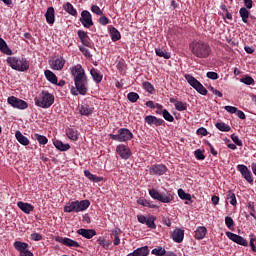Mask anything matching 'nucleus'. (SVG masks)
<instances>
[{
  "mask_svg": "<svg viewBox=\"0 0 256 256\" xmlns=\"http://www.w3.org/2000/svg\"><path fill=\"white\" fill-rule=\"evenodd\" d=\"M151 253L152 255H156V256H164L166 253V249L161 246H157L151 251Z\"/></svg>",
  "mask_w": 256,
  "mask_h": 256,
  "instance_id": "obj_45",
  "label": "nucleus"
},
{
  "mask_svg": "<svg viewBox=\"0 0 256 256\" xmlns=\"http://www.w3.org/2000/svg\"><path fill=\"white\" fill-rule=\"evenodd\" d=\"M56 242L64 245V246H67V247H71V248H79L80 247V244L73 240V239H70V238H63V237H57L56 239Z\"/></svg>",
  "mask_w": 256,
  "mask_h": 256,
  "instance_id": "obj_15",
  "label": "nucleus"
},
{
  "mask_svg": "<svg viewBox=\"0 0 256 256\" xmlns=\"http://www.w3.org/2000/svg\"><path fill=\"white\" fill-rule=\"evenodd\" d=\"M189 50L198 59H207L212 53L210 45L201 40H194L189 44Z\"/></svg>",
  "mask_w": 256,
  "mask_h": 256,
  "instance_id": "obj_2",
  "label": "nucleus"
},
{
  "mask_svg": "<svg viewBox=\"0 0 256 256\" xmlns=\"http://www.w3.org/2000/svg\"><path fill=\"white\" fill-rule=\"evenodd\" d=\"M97 243L104 249H108L110 246V242L106 240L104 237H99L97 239Z\"/></svg>",
  "mask_w": 256,
  "mask_h": 256,
  "instance_id": "obj_47",
  "label": "nucleus"
},
{
  "mask_svg": "<svg viewBox=\"0 0 256 256\" xmlns=\"http://www.w3.org/2000/svg\"><path fill=\"white\" fill-rule=\"evenodd\" d=\"M80 23L86 29H89L94 25L92 14L89 12V10H82Z\"/></svg>",
  "mask_w": 256,
  "mask_h": 256,
  "instance_id": "obj_9",
  "label": "nucleus"
},
{
  "mask_svg": "<svg viewBox=\"0 0 256 256\" xmlns=\"http://www.w3.org/2000/svg\"><path fill=\"white\" fill-rule=\"evenodd\" d=\"M248 211L250 212V215L256 220V215H255V203L254 202H249L247 204Z\"/></svg>",
  "mask_w": 256,
  "mask_h": 256,
  "instance_id": "obj_50",
  "label": "nucleus"
},
{
  "mask_svg": "<svg viewBox=\"0 0 256 256\" xmlns=\"http://www.w3.org/2000/svg\"><path fill=\"white\" fill-rule=\"evenodd\" d=\"M53 145L60 152H67L71 147L69 144H64L61 142V140H54Z\"/></svg>",
  "mask_w": 256,
  "mask_h": 256,
  "instance_id": "obj_28",
  "label": "nucleus"
},
{
  "mask_svg": "<svg viewBox=\"0 0 256 256\" xmlns=\"http://www.w3.org/2000/svg\"><path fill=\"white\" fill-rule=\"evenodd\" d=\"M255 242H256V237L254 234H251L250 235V248L253 251V253H256Z\"/></svg>",
  "mask_w": 256,
  "mask_h": 256,
  "instance_id": "obj_57",
  "label": "nucleus"
},
{
  "mask_svg": "<svg viewBox=\"0 0 256 256\" xmlns=\"http://www.w3.org/2000/svg\"><path fill=\"white\" fill-rule=\"evenodd\" d=\"M237 169L247 183L249 184L254 183L252 172L248 169L247 166H245V164H238Z\"/></svg>",
  "mask_w": 256,
  "mask_h": 256,
  "instance_id": "obj_11",
  "label": "nucleus"
},
{
  "mask_svg": "<svg viewBox=\"0 0 256 256\" xmlns=\"http://www.w3.org/2000/svg\"><path fill=\"white\" fill-rule=\"evenodd\" d=\"M250 12L247 8L242 7L239 9V16L241 17L244 24H248Z\"/></svg>",
  "mask_w": 256,
  "mask_h": 256,
  "instance_id": "obj_35",
  "label": "nucleus"
},
{
  "mask_svg": "<svg viewBox=\"0 0 256 256\" xmlns=\"http://www.w3.org/2000/svg\"><path fill=\"white\" fill-rule=\"evenodd\" d=\"M155 217L154 216H149L147 217V220L145 222V225L148 227V229L155 230L156 229V224H155Z\"/></svg>",
  "mask_w": 256,
  "mask_h": 256,
  "instance_id": "obj_43",
  "label": "nucleus"
},
{
  "mask_svg": "<svg viewBox=\"0 0 256 256\" xmlns=\"http://www.w3.org/2000/svg\"><path fill=\"white\" fill-rule=\"evenodd\" d=\"M7 63L12 70L18 72H26L30 69L29 60H27L25 57H8Z\"/></svg>",
  "mask_w": 256,
  "mask_h": 256,
  "instance_id": "obj_3",
  "label": "nucleus"
},
{
  "mask_svg": "<svg viewBox=\"0 0 256 256\" xmlns=\"http://www.w3.org/2000/svg\"><path fill=\"white\" fill-rule=\"evenodd\" d=\"M144 122L149 125H155L156 127H161V125H163V123H164L162 118H158L157 116H153V115L145 116Z\"/></svg>",
  "mask_w": 256,
  "mask_h": 256,
  "instance_id": "obj_16",
  "label": "nucleus"
},
{
  "mask_svg": "<svg viewBox=\"0 0 256 256\" xmlns=\"http://www.w3.org/2000/svg\"><path fill=\"white\" fill-rule=\"evenodd\" d=\"M77 35L78 37L80 38L82 44L85 46V47H91V42H90V37L88 35L87 32L83 31V30H79L77 32Z\"/></svg>",
  "mask_w": 256,
  "mask_h": 256,
  "instance_id": "obj_21",
  "label": "nucleus"
},
{
  "mask_svg": "<svg viewBox=\"0 0 256 256\" xmlns=\"http://www.w3.org/2000/svg\"><path fill=\"white\" fill-rule=\"evenodd\" d=\"M186 82L193 87L199 94L206 96L208 94L207 89L204 85L190 74L185 75Z\"/></svg>",
  "mask_w": 256,
  "mask_h": 256,
  "instance_id": "obj_7",
  "label": "nucleus"
},
{
  "mask_svg": "<svg viewBox=\"0 0 256 256\" xmlns=\"http://www.w3.org/2000/svg\"><path fill=\"white\" fill-rule=\"evenodd\" d=\"M64 212H66V213H72V212L78 213L77 212V202L73 201V202L67 203L64 206Z\"/></svg>",
  "mask_w": 256,
  "mask_h": 256,
  "instance_id": "obj_36",
  "label": "nucleus"
},
{
  "mask_svg": "<svg viewBox=\"0 0 256 256\" xmlns=\"http://www.w3.org/2000/svg\"><path fill=\"white\" fill-rule=\"evenodd\" d=\"M17 205L18 208L25 214H30L35 209V207L29 203L18 202Z\"/></svg>",
  "mask_w": 256,
  "mask_h": 256,
  "instance_id": "obj_24",
  "label": "nucleus"
},
{
  "mask_svg": "<svg viewBox=\"0 0 256 256\" xmlns=\"http://www.w3.org/2000/svg\"><path fill=\"white\" fill-rule=\"evenodd\" d=\"M94 108H91L89 104H82L79 106V112L82 116L89 117L92 115Z\"/></svg>",
  "mask_w": 256,
  "mask_h": 256,
  "instance_id": "obj_23",
  "label": "nucleus"
},
{
  "mask_svg": "<svg viewBox=\"0 0 256 256\" xmlns=\"http://www.w3.org/2000/svg\"><path fill=\"white\" fill-rule=\"evenodd\" d=\"M98 21H99V24L102 26L109 25V19L106 16L100 17V19Z\"/></svg>",
  "mask_w": 256,
  "mask_h": 256,
  "instance_id": "obj_63",
  "label": "nucleus"
},
{
  "mask_svg": "<svg viewBox=\"0 0 256 256\" xmlns=\"http://www.w3.org/2000/svg\"><path fill=\"white\" fill-rule=\"evenodd\" d=\"M196 134L202 135V136H207L208 135V130L204 127H200L196 130Z\"/></svg>",
  "mask_w": 256,
  "mask_h": 256,
  "instance_id": "obj_62",
  "label": "nucleus"
},
{
  "mask_svg": "<svg viewBox=\"0 0 256 256\" xmlns=\"http://www.w3.org/2000/svg\"><path fill=\"white\" fill-rule=\"evenodd\" d=\"M127 99L130 101V103H137V101L140 99V96L137 92H129L127 94Z\"/></svg>",
  "mask_w": 256,
  "mask_h": 256,
  "instance_id": "obj_44",
  "label": "nucleus"
},
{
  "mask_svg": "<svg viewBox=\"0 0 256 256\" xmlns=\"http://www.w3.org/2000/svg\"><path fill=\"white\" fill-rule=\"evenodd\" d=\"M15 136H16V140H17L21 145L27 146V145L30 144V140H29L26 136H24V135L20 132V130H17V131H16Z\"/></svg>",
  "mask_w": 256,
  "mask_h": 256,
  "instance_id": "obj_31",
  "label": "nucleus"
},
{
  "mask_svg": "<svg viewBox=\"0 0 256 256\" xmlns=\"http://www.w3.org/2000/svg\"><path fill=\"white\" fill-rule=\"evenodd\" d=\"M31 241L34 242H40L43 239V236L41 234H38L37 232H34L33 234L30 235Z\"/></svg>",
  "mask_w": 256,
  "mask_h": 256,
  "instance_id": "obj_55",
  "label": "nucleus"
},
{
  "mask_svg": "<svg viewBox=\"0 0 256 256\" xmlns=\"http://www.w3.org/2000/svg\"><path fill=\"white\" fill-rule=\"evenodd\" d=\"M35 139L39 142L40 145H47L48 139L47 136L35 134Z\"/></svg>",
  "mask_w": 256,
  "mask_h": 256,
  "instance_id": "obj_49",
  "label": "nucleus"
},
{
  "mask_svg": "<svg viewBox=\"0 0 256 256\" xmlns=\"http://www.w3.org/2000/svg\"><path fill=\"white\" fill-rule=\"evenodd\" d=\"M207 234V229L206 227L204 226H200L198 228H196V231H195V238L200 241L201 239H203Z\"/></svg>",
  "mask_w": 256,
  "mask_h": 256,
  "instance_id": "obj_33",
  "label": "nucleus"
},
{
  "mask_svg": "<svg viewBox=\"0 0 256 256\" xmlns=\"http://www.w3.org/2000/svg\"><path fill=\"white\" fill-rule=\"evenodd\" d=\"M225 224H226L227 228H228L229 230H231L232 227L235 226L234 219H233L232 217H230V216H226V217H225Z\"/></svg>",
  "mask_w": 256,
  "mask_h": 256,
  "instance_id": "obj_51",
  "label": "nucleus"
},
{
  "mask_svg": "<svg viewBox=\"0 0 256 256\" xmlns=\"http://www.w3.org/2000/svg\"><path fill=\"white\" fill-rule=\"evenodd\" d=\"M148 193L152 199L160 201L162 203H167V204L171 203L175 198V194L172 193L171 191H167L166 194H161L156 189H150Z\"/></svg>",
  "mask_w": 256,
  "mask_h": 256,
  "instance_id": "obj_5",
  "label": "nucleus"
},
{
  "mask_svg": "<svg viewBox=\"0 0 256 256\" xmlns=\"http://www.w3.org/2000/svg\"><path fill=\"white\" fill-rule=\"evenodd\" d=\"M231 140L233 141L234 144H236L237 146H243V142L242 140L235 134L231 135Z\"/></svg>",
  "mask_w": 256,
  "mask_h": 256,
  "instance_id": "obj_56",
  "label": "nucleus"
},
{
  "mask_svg": "<svg viewBox=\"0 0 256 256\" xmlns=\"http://www.w3.org/2000/svg\"><path fill=\"white\" fill-rule=\"evenodd\" d=\"M110 35L113 42H117L121 39V34L114 26L110 29Z\"/></svg>",
  "mask_w": 256,
  "mask_h": 256,
  "instance_id": "obj_38",
  "label": "nucleus"
},
{
  "mask_svg": "<svg viewBox=\"0 0 256 256\" xmlns=\"http://www.w3.org/2000/svg\"><path fill=\"white\" fill-rule=\"evenodd\" d=\"M45 18L47 24L53 25L55 23V9L54 7H49L45 13Z\"/></svg>",
  "mask_w": 256,
  "mask_h": 256,
  "instance_id": "obj_22",
  "label": "nucleus"
},
{
  "mask_svg": "<svg viewBox=\"0 0 256 256\" xmlns=\"http://www.w3.org/2000/svg\"><path fill=\"white\" fill-rule=\"evenodd\" d=\"M168 168L164 164H153L149 171L151 175L162 176L167 173Z\"/></svg>",
  "mask_w": 256,
  "mask_h": 256,
  "instance_id": "obj_14",
  "label": "nucleus"
},
{
  "mask_svg": "<svg viewBox=\"0 0 256 256\" xmlns=\"http://www.w3.org/2000/svg\"><path fill=\"white\" fill-rule=\"evenodd\" d=\"M207 77L212 79V81H216V79L219 78V75L215 71H208L207 72Z\"/></svg>",
  "mask_w": 256,
  "mask_h": 256,
  "instance_id": "obj_59",
  "label": "nucleus"
},
{
  "mask_svg": "<svg viewBox=\"0 0 256 256\" xmlns=\"http://www.w3.org/2000/svg\"><path fill=\"white\" fill-rule=\"evenodd\" d=\"M116 153L124 159V161H127V159L131 158L132 152L129 146L120 144L116 147Z\"/></svg>",
  "mask_w": 256,
  "mask_h": 256,
  "instance_id": "obj_12",
  "label": "nucleus"
},
{
  "mask_svg": "<svg viewBox=\"0 0 256 256\" xmlns=\"http://www.w3.org/2000/svg\"><path fill=\"white\" fill-rule=\"evenodd\" d=\"M79 50L83 53V55H84L85 57H88V58L91 57V53L89 52V49H88V48H86V47H84V46H80V47H79Z\"/></svg>",
  "mask_w": 256,
  "mask_h": 256,
  "instance_id": "obj_61",
  "label": "nucleus"
},
{
  "mask_svg": "<svg viewBox=\"0 0 256 256\" xmlns=\"http://www.w3.org/2000/svg\"><path fill=\"white\" fill-rule=\"evenodd\" d=\"M90 74H91V76H92L93 81H94L96 84H99V83L102 82L103 75L101 74V72H100L98 69H96V68H91Z\"/></svg>",
  "mask_w": 256,
  "mask_h": 256,
  "instance_id": "obj_27",
  "label": "nucleus"
},
{
  "mask_svg": "<svg viewBox=\"0 0 256 256\" xmlns=\"http://www.w3.org/2000/svg\"><path fill=\"white\" fill-rule=\"evenodd\" d=\"M184 230L181 228H176L172 233V239L175 243L180 244L183 243L184 239Z\"/></svg>",
  "mask_w": 256,
  "mask_h": 256,
  "instance_id": "obj_18",
  "label": "nucleus"
},
{
  "mask_svg": "<svg viewBox=\"0 0 256 256\" xmlns=\"http://www.w3.org/2000/svg\"><path fill=\"white\" fill-rule=\"evenodd\" d=\"M0 51L6 55H12L13 50L8 47L7 43L5 42L4 38L0 37Z\"/></svg>",
  "mask_w": 256,
  "mask_h": 256,
  "instance_id": "obj_30",
  "label": "nucleus"
},
{
  "mask_svg": "<svg viewBox=\"0 0 256 256\" xmlns=\"http://www.w3.org/2000/svg\"><path fill=\"white\" fill-rule=\"evenodd\" d=\"M13 246L17 251H19L20 254H24L29 248V244L22 241H15Z\"/></svg>",
  "mask_w": 256,
  "mask_h": 256,
  "instance_id": "obj_25",
  "label": "nucleus"
},
{
  "mask_svg": "<svg viewBox=\"0 0 256 256\" xmlns=\"http://www.w3.org/2000/svg\"><path fill=\"white\" fill-rule=\"evenodd\" d=\"M64 10H66V12L74 17H77V10L74 8L73 4L70 2H66L64 4Z\"/></svg>",
  "mask_w": 256,
  "mask_h": 256,
  "instance_id": "obj_37",
  "label": "nucleus"
},
{
  "mask_svg": "<svg viewBox=\"0 0 256 256\" xmlns=\"http://www.w3.org/2000/svg\"><path fill=\"white\" fill-rule=\"evenodd\" d=\"M113 234H114V245L118 246L120 244L119 232L115 230Z\"/></svg>",
  "mask_w": 256,
  "mask_h": 256,
  "instance_id": "obj_64",
  "label": "nucleus"
},
{
  "mask_svg": "<svg viewBox=\"0 0 256 256\" xmlns=\"http://www.w3.org/2000/svg\"><path fill=\"white\" fill-rule=\"evenodd\" d=\"M155 52H156L157 57H159V58H164L166 60L171 59V53L164 52V50H162L161 48H156Z\"/></svg>",
  "mask_w": 256,
  "mask_h": 256,
  "instance_id": "obj_41",
  "label": "nucleus"
},
{
  "mask_svg": "<svg viewBox=\"0 0 256 256\" xmlns=\"http://www.w3.org/2000/svg\"><path fill=\"white\" fill-rule=\"evenodd\" d=\"M163 118L168 121V122H173L174 117L171 115V113L168 110H163L162 111Z\"/></svg>",
  "mask_w": 256,
  "mask_h": 256,
  "instance_id": "obj_53",
  "label": "nucleus"
},
{
  "mask_svg": "<svg viewBox=\"0 0 256 256\" xmlns=\"http://www.w3.org/2000/svg\"><path fill=\"white\" fill-rule=\"evenodd\" d=\"M142 85H143L144 90L147 91V93L153 94V91L155 90V88L151 82L144 81Z\"/></svg>",
  "mask_w": 256,
  "mask_h": 256,
  "instance_id": "obj_46",
  "label": "nucleus"
},
{
  "mask_svg": "<svg viewBox=\"0 0 256 256\" xmlns=\"http://www.w3.org/2000/svg\"><path fill=\"white\" fill-rule=\"evenodd\" d=\"M175 108L177 111H185V110H187V103L178 101V102H176Z\"/></svg>",
  "mask_w": 256,
  "mask_h": 256,
  "instance_id": "obj_52",
  "label": "nucleus"
},
{
  "mask_svg": "<svg viewBox=\"0 0 256 256\" xmlns=\"http://www.w3.org/2000/svg\"><path fill=\"white\" fill-rule=\"evenodd\" d=\"M44 75L47 78V81H49L51 84L57 85L58 78L57 75L54 74L51 70H45Z\"/></svg>",
  "mask_w": 256,
  "mask_h": 256,
  "instance_id": "obj_29",
  "label": "nucleus"
},
{
  "mask_svg": "<svg viewBox=\"0 0 256 256\" xmlns=\"http://www.w3.org/2000/svg\"><path fill=\"white\" fill-rule=\"evenodd\" d=\"M240 82L245 84V85H254L255 80L251 76H245L240 78Z\"/></svg>",
  "mask_w": 256,
  "mask_h": 256,
  "instance_id": "obj_48",
  "label": "nucleus"
},
{
  "mask_svg": "<svg viewBox=\"0 0 256 256\" xmlns=\"http://www.w3.org/2000/svg\"><path fill=\"white\" fill-rule=\"evenodd\" d=\"M226 199L229 201V203L233 206L236 207L237 200H236V195L232 190H229L226 194Z\"/></svg>",
  "mask_w": 256,
  "mask_h": 256,
  "instance_id": "obj_39",
  "label": "nucleus"
},
{
  "mask_svg": "<svg viewBox=\"0 0 256 256\" xmlns=\"http://www.w3.org/2000/svg\"><path fill=\"white\" fill-rule=\"evenodd\" d=\"M195 157H196V159H198V161H204V159H205V156L201 149H197L195 151Z\"/></svg>",
  "mask_w": 256,
  "mask_h": 256,
  "instance_id": "obj_58",
  "label": "nucleus"
},
{
  "mask_svg": "<svg viewBox=\"0 0 256 256\" xmlns=\"http://www.w3.org/2000/svg\"><path fill=\"white\" fill-rule=\"evenodd\" d=\"M65 134L67 135V138L72 141H77L79 139V132L77 129H75L73 127L66 128Z\"/></svg>",
  "mask_w": 256,
  "mask_h": 256,
  "instance_id": "obj_20",
  "label": "nucleus"
},
{
  "mask_svg": "<svg viewBox=\"0 0 256 256\" xmlns=\"http://www.w3.org/2000/svg\"><path fill=\"white\" fill-rule=\"evenodd\" d=\"M149 254H150L149 247L144 246L134 250L131 253H128L127 256H148Z\"/></svg>",
  "mask_w": 256,
  "mask_h": 256,
  "instance_id": "obj_19",
  "label": "nucleus"
},
{
  "mask_svg": "<svg viewBox=\"0 0 256 256\" xmlns=\"http://www.w3.org/2000/svg\"><path fill=\"white\" fill-rule=\"evenodd\" d=\"M90 207L89 200L76 201L77 213L86 211Z\"/></svg>",
  "mask_w": 256,
  "mask_h": 256,
  "instance_id": "obj_26",
  "label": "nucleus"
},
{
  "mask_svg": "<svg viewBox=\"0 0 256 256\" xmlns=\"http://www.w3.org/2000/svg\"><path fill=\"white\" fill-rule=\"evenodd\" d=\"M177 193L180 199L185 201H192V195L189 193H186L183 189H179Z\"/></svg>",
  "mask_w": 256,
  "mask_h": 256,
  "instance_id": "obj_42",
  "label": "nucleus"
},
{
  "mask_svg": "<svg viewBox=\"0 0 256 256\" xmlns=\"http://www.w3.org/2000/svg\"><path fill=\"white\" fill-rule=\"evenodd\" d=\"M137 203L139 205H142L143 207H147V208H150V209H157L158 208L157 205L153 204L151 201H148V200H146L145 198H142V197L138 198Z\"/></svg>",
  "mask_w": 256,
  "mask_h": 256,
  "instance_id": "obj_32",
  "label": "nucleus"
},
{
  "mask_svg": "<svg viewBox=\"0 0 256 256\" xmlns=\"http://www.w3.org/2000/svg\"><path fill=\"white\" fill-rule=\"evenodd\" d=\"M226 236L230 239V241H232L238 245H241L243 247L248 246V241L245 238L234 234V232L228 231V232H226Z\"/></svg>",
  "mask_w": 256,
  "mask_h": 256,
  "instance_id": "obj_13",
  "label": "nucleus"
},
{
  "mask_svg": "<svg viewBox=\"0 0 256 256\" xmlns=\"http://www.w3.org/2000/svg\"><path fill=\"white\" fill-rule=\"evenodd\" d=\"M66 64L64 57L52 58L49 60L50 69L53 71H62Z\"/></svg>",
  "mask_w": 256,
  "mask_h": 256,
  "instance_id": "obj_10",
  "label": "nucleus"
},
{
  "mask_svg": "<svg viewBox=\"0 0 256 256\" xmlns=\"http://www.w3.org/2000/svg\"><path fill=\"white\" fill-rule=\"evenodd\" d=\"M84 175L87 177L89 180L92 181V183H100V181L103 180L100 176H97L95 174H92L89 170H84Z\"/></svg>",
  "mask_w": 256,
  "mask_h": 256,
  "instance_id": "obj_34",
  "label": "nucleus"
},
{
  "mask_svg": "<svg viewBox=\"0 0 256 256\" xmlns=\"http://www.w3.org/2000/svg\"><path fill=\"white\" fill-rule=\"evenodd\" d=\"M71 74L75 85V88L71 90L72 95L86 96L89 91V79L85 69L80 64L74 65L71 68Z\"/></svg>",
  "mask_w": 256,
  "mask_h": 256,
  "instance_id": "obj_1",
  "label": "nucleus"
},
{
  "mask_svg": "<svg viewBox=\"0 0 256 256\" xmlns=\"http://www.w3.org/2000/svg\"><path fill=\"white\" fill-rule=\"evenodd\" d=\"M110 137L114 141L120 143L131 141L133 139V134L128 128H120L118 134H110Z\"/></svg>",
  "mask_w": 256,
  "mask_h": 256,
  "instance_id": "obj_6",
  "label": "nucleus"
},
{
  "mask_svg": "<svg viewBox=\"0 0 256 256\" xmlns=\"http://www.w3.org/2000/svg\"><path fill=\"white\" fill-rule=\"evenodd\" d=\"M77 234L81 235L86 239H91L97 235V231L95 229H85L81 228L77 230Z\"/></svg>",
  "mask_w": 256,
  "mask_h": 256,
  "instance_id": "obj_17",
  "label": "nucleus"
},
{
  "mask_svg": "<svg viewBox=\"0 0 256 256\" xmlns=\"http://www.w3.org/2000/svg\"><path fill=\"white\" fill-rule=\"evenodd\" d=\"M227 112H229L231 115H234V113L237 112V108L235 106L226 105L224 108Z\"/></svg>",
  "mask_w": 256,
  "mask_h": 256,
  "instance_id": "obj_60",
  "label": "nucleus"
},
{
  "mask_svg": "<svg viewBox=\"0 0 256 256\" xmlns=\"http://www.w3.org/2000/svg\"><path fill=\"white\" fill-rule=\"evenodd\" d=\"M215 127L221 131V132H229L231 131V126H229L228 124H226L225 122H217L215 124Z\"/></svg>",
  "mask_w": 256,
  "mask_h": 256,
  "instance_id": "obj_40",
  "label": "nucleus"
},
{
  "mask_svg": "<svg viewBox=\"0 0 256 256\" xmlns=\"http://www.w3.org/2000/svg\"><path fill=\"white\" fill-rule=\"evenodd\" d=\"M34 103L37 107L48 109L55 103V96L48 90H43L40 96L34 99Z\"/></svg>",
  "mask_w": 256,
  "mask_h": 256,
  "instance_id": "obj_4",
  "label": "nucleus"
},
{
  "mask_svg": "<svg viewBox=\"0 0 256 256\" xmlns=\"http://www.w3.org/2000/svg\"><path fill=\"white\" fill-rule=\"evenodd\" d=\"M91 12L97 16H102L103 11L97 6V4H93L91 7Z\"/></svg>",
  "mask_w": 256,
  "mask_h": 256,
  "instance_id": "obj_54",
  "label": "nucleus"
},
{
  "mask_svg": "<svg viewBox=\"0 0 256 256\" xmlns=\"http://www.w3.org/2000/svg\"><path fill=\"white\" fill-rule=\"evenodd\" d=\"M7 102L8 105L15 109L25 110L28 108V103L25 100L16 98L15 96L8 97Z\"/></svg>",
  "mask_w": 256,
  "mask_h": 256,
  "instance_id": "obj_8",
  "label": "nucleus"
}]
</instances>
